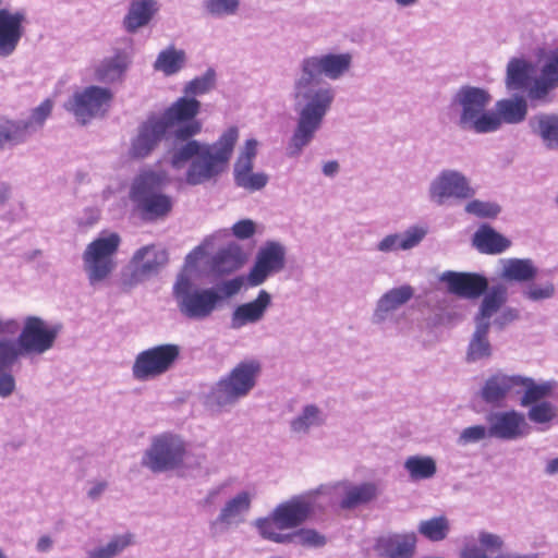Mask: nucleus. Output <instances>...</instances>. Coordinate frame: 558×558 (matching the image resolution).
<instances>
[{"instance_id":"obj_4","label":"nucleus","mask_w":558,"mask_h":558,"mask_svg":"<svg viewBox=\"0 0 558 558\" xmlns=\"http://www.w3.org/2000/svg\"><path fill=\"white\" fill-rule=\"evenodd\" d=\"M508 289L505 284L492 286L483 296L478 311L474 316L475 330L466 350V361L475 363L487 360L493 354V347L488 335L490 326L504 329L520 317L518 308L506 305Z\"/></svg>"},{"instance_id":"obj_44","label":"nucleus","mask_w":558,"mask_h":558,"mask_svg":"<svg viewBox=\"0 0 558 558\" xmlns=\"http://www.w3.org/2000/svg\"><path fill=\"white\" fill-rule=\"evenodd\" d=\"M558 83L541 73L533 84L527 88V97L532 102L546 105L553 101V92Z\"/></svg>"},{"instance_id":"obj_64","label":"nucleus","mask_w":558,"mask_h":558,"mask_svg":"<svg viewBox=\"0 0 558 558\" xmlns=\"http://www.w3.org/2000/svg\"><path fill=\"white\" fill-rule=\"evenodd\" d=\"M398 7L400 8H410L415 5L418 0H395Z\"/></svg>"},{"instance_id":"obj_2","label":"nucleus","mask_w":558,"mask_h":558,"mask_svg":"<svg viewBox=\"0 0 558 558\" xmlns=\"http://www.w3.org/2000/svg\"><path fill=\"white\" fill-rule=\"evenodd\" d=\"M352 62L350 52H324L302 60L293 86L298 118L287 148L290 157L299 156L314 141L335 101V88L322 77L339 81L350 72Z\"/></svg>"},{"instance_id":"obj_1","label":"nucleus","mask_w":558,"mask_h":558,"mask_svg":"<svg viewBox=\"0 0 558 558\" xmlns=\"http://www.w3.org/2000/svg\"><path fill=\"white\" fill-rule=\"evenodd\" d=\"M199 109L201 102L195 98L180 97L158 116L174 140L183 142L173 143L166 158L173 170H185L183 181L193 186L216 180L225 172L240 135L236 126H230L214 143L192 140L202 130V123L195 119Z\"/></svg>"},{"instance_id":"obj_22","label":"nucleus","mask_w":558,"mask_h":558,"mask_svg":"<svg viewBox=\"0 0 558 558\" xmlns=\"http://www.w3.org/2000/svg\"><path fill=\"white\" fill-rule=\"evenodd\" d=\"M253 500V494L247 490L238 493L230 498L220 509L219 514L209 523V530L213 535H219L232 526L244 522L245 515L250 511Z\"/></svg>"},{"instance_id":"obj_51","label":"nucleus","mask_w":558,"mask_h":558,"mask_svg":"<svg viewBox=\"0 0 558 558\" xmlns=\"http://www.w3.org/2000/svg\"><path fill=\"white\" fill-rule=\"evenodd\" d=\"M215 77L216 74L214 70L209 69L202 76L195 77L189 82L184 87L186 97L192 96L191 98H194L195 96H201L208 93L215 85Z\"/></svg>"},{"instance_id":"obj_57","label":"nucleus","mask_w":558,"mask_h":558,"mask_svg":"<svg viewBox=\"0 0 558 558\" xmlns=\"http://www.w3.org/2000/svg\"><path fill=\"white\" fill-rule=\"evenodd\" d=\"M0 374V396L7 398L12 395L15 389L14 377L4 371Z\"/></svg>"},{"instance_id":"obj_26","label":"nucleus","mask_w":558,"mask_h":558,"mask_svg":"<svg viewBox=\"0 0 558 558\" xmlns=\"http://www.w3.org/2000/svg\"><path fill=\"white\" fill-rule=\"evenodd\" d=\"M527 114V101L522 96L497 100L490 112L488 134L498 132L504 124H519Z\"/></svg>"},{"instance_id":"obj_35","label":"nucleus","mask_w":558,"mask_h":558,"mask_svg":"<svg viewBox=\"0 0 558 558\" xmlns=\"http://www.w3.org/2000/svg\"><path fill=\"white\" fill-rule=\"evenodd\" d=\"M474 246L485 254H500L508 250L511 242L489 226H481L473 236Z\"/></svg>"},{"instance_id":"obj_25","label":"nucleus","mask_w":558,"mask_h":558,"mask_svg":"<svg viewBox=\"0 0 558 558\" xmlns=\"http://www.w3.org/2000/svg\"><path fill=\"white\" fill-rule=\"evenodd\" d=\"M439 280L446 283L450 293L457 294L465 299H476L482 294H486L488 280L481 274L476 272H457L445 271L440 275Z\"/></svg>"},{"instance_id":"obj_16","label":"nucleus","mask_w":558,"mask_h":558,"mask_svg":"<svg viewBox=\"0 0 558 558\" xmlns=\"http://www.w3.org/2000/svg\"><path fill=\"white\" fill-rule=\"evenodd\" d=\"M112 97L109 88L92 85L75 92L64 108L85 124L94 118L104 116L110 107Z\"/></svg>"},{"instance_id":"obj_21","label":"nucleus","mask_w":558,"mask_h":558,"mask_svg":"<svg viewBox=\"0 0 558 558\" xmlns=\"http://www.w3.org/2000/svg\"><path fill=\"white\" fill-rule=\"evenodd\" d=\"M284 262L286 247L279 242H266L259 248L256 262L248 274L247 280L250 284H262L270 275L282 270Z\"/></svg>"},{"instance_id":"obj_31","label":"nucleus","mask_w":558,"mask_h":558,"mask_svg":"<svg viewBox=\"0 0 558 558\" xmlns=\"http://www.w3.org/2000/svg\"><path fill=\"white\" fill-rule=\"evenodd\" d=\"M416 544L415 533L390 534L377 539L376 548L389 558H411Z\"/></svg>"},{"instance_id":"obj_18","label":"nucleus","mask_w":558,"mask_h":558,"mask_svg":"<svg viewBox=\"0 0 558 558\" xmlns=\"http://www.w3.org/2000/svg\"><path fill=\"white\" fill-rule=\"evenodd\" d=\"M494 439L513 441L525 438L532 427L525 415L517 410L495 411L486 416Z\"/></svg>"},{"instance_id":"obj_11","label":"nucleus","mask_w":558,"mask_h":558,"mask_svg":"<svg viewBox=\"0 0 558 558\" xmlns=\"http://www.w3.org/2000/svg\"><path fill=\"white\" fill-rule=\"evenodd\" d=\"M259 373L260 364L256 360L240 362L211 388L207 403L216 407L235 403L255 387Z\"/></svg>"},{"instance_id":"obj_38","label":"nucleus","mask_w":558,"mask_h":558,"mask_svg":"<svg viewBox=\"0 0 558 558\" xmlns=\"http://www.w3.org/2000/svg\"><path fill=\"white\" fill-rule=\"evenodd\" d=\"M244 262L241 247L231 243L220 250L213 258L211 268L215 272L223 275L239 269Z\"/></svg>"},{"instance_id":"obj_3","label":"nucleus","mask_w":558,"mask_h":558,"mask_svg":"<svg viewBox=\"0 0 558 558\" xmlns=\"http://www.w3.org/2000/svg\"><path fill=\"white\" fill-rule=\"evenodd\" d=\"M329 501L325 488L295 495L277 505L267 517L257 519L254 525L263 538L278 544H289L292 543L293 536L288 531L296 529L324 510Z\"/></svg>"},{"instance_id":"obj_27","label":"nucleus","mask_w":558,"mask_h":558,"mask_svg":"<svg viewBox=\"0 0 558 558\" xmlns=\"http://www.w3.org/2000/svg\"><path fill=\"white\" fill-rule=\"evenodd\" d=\"M428 232L425 225H413L402 232L388 233L376 244L375 251L381 254H397L418 246Z\"/></svg>"},{"instance_id":"obj_10","label":"nucleus","mask_w":558,"mask_h":558,"mask_svg":"<svg viewBox=\"0 0 558 558\" xmlns=\"http://www.w3.org/2000/svg\"><path fill=\"white\" fill-rule=\"evenodd\" d=\"M120 245L121 236L111 231H102L86 245L82 253V268L92 288L98 289L107 284L117 269Z\"/></svg>"},{"instance_id":"obj_23","label":"nucleus","mask_w":558,"mask_h":558,"mask_svg":"<svg viewBox=\"0 0 558 558\" xmlns=\"http://www.w3.org/2000/svg\"><path fill=\"white\" fill-rule=\"evenodd\" d=\"M24 10L0 9V58L12 56L25 33Z\"/></svg>"},{"instance_id":"obj_46","label":"nucleus","mask_w":558,"mask_h":558,"mask_svg":"<svg viewBox=\"0 0 558 558\" xmlns=\"http://www.w3.org/2000/svg\"><path fill=\"white\" fill-rule=\"evenodd\" d=\"M53 108L51 99H45L40 105L32 110V113L26 120H17L19 124L25 125V135L28 137L31 134L39 130L47 118L50 116Z\"/></svg>"},{"instance_id":"obj_9","label":"nucleus","mask_w":558,"mask_h":558,"mask_svg":"<svg viewBox=\"0 0 558 558\" xmlns=\"http://www.w3.org/2000/svg\"><path fill=\"white\" fill-rule=\"evenodd\" d=\"M204 456H194L187 450L185 440L173 433L154 436L143 452L141 465L153 473H162L203 464Z\"/></svg>"},{"instance_id":"obj_58","label":"nucleus","mask_w":558,"mask_h":558,"mask_svg":"<svg viewBox=\"0 0 558 558\" xmlns=\"http://www.w3.org/2000/svg\"><path fill=\"white\" fill-rule=\"evenodd\" d=\"M242 284V278L238 277L222 282L219 289L225 293V295L231 296L240 291Z\"/></svg>"},{"instance_id":"obj_8","label":"nucleus","mask_w":558,"mask_h":558,"mask_svg":"<svg viewBox=\"0 0 558 558\" xmlns=\"http://www.w3.org/2000/svg\"><path fill=\"white\" fill-rule=\"evenodd\" d=\"M169 182L163 170L146 169L134 178L129 195L134 210L144 220L161 219L171 213L174 201L160 191Z\"/></svg>"},{"instance_id":"obj_32","label":"nucleus","mask_w":558,"mask_h":558,"mask_svg":"<svg viewBox=\"0 0 558 558\" xmlns=\"http://www.w3.org/2000/svg\"><path fill=\"white\" fill-rule=\"evenodd\" d=\"M327 415L324 410L314 403L304 404L295 416L290 421L292 433L304 436L312 429L323 426Z\"/></svg>"},{"instance_id":"obj_40","label":"nucleus","mask_w":558,"mask_h":558,"mask_svg":"<svg viewBox=\"0 0 558 558\" xmlns=\"http://www.w3.org/2000/svg\"><path fill=\"white\" fill-rule=\"evenodd\" d=\"M403 466L412 482L430 480L437 472L436 461L430 456H410L405 459Z\"/></svg>"},{"instance_id":"obj_60","label":"nucleus","mask_w":558,"mask_h":558,"mask_svg":"<svg viewBox=\"0 0 558 558\" xmlns=\"http://www.w3.org/2000/svg\"><path fill=\"white\" fill-rule=\"evenodd\" d=\"M340 166L338 161L330 160L323 165L322 171L324 175L328 178H333L339 172Z\"/></svg>"},{"instance_id":"obj_45","label":"nucleus","mask_w":558,"mask_h":558,"mask_svg":"<svg viewBox=\"0 0 558 558\" xmlns=\"http://www.w3.org/2000/svg\"><path fill=\"white\" fill-rule=\"evenodd\" d=\"M25 125L17 121L0 118V149L7 144L17 145L26 141Z\"/></svg>"},{"instance_id":"obj_53","label":"nucleus","mask_w":558,"mask_h":558,"mask_svg":"<svg viewBox=\"0 0 558 558\" xmlns=\"http://www.w3.org/2000/svg\"><path fill=\"white\" fill-rule=\"evenodd\" d=\"M259 143L255 138H247L239 149L238 157L233 167L254 166V160L258 153Z\"/></svg>"},{"instance_id":"obj_29","label":"nucleus","mask_w":558,"mask_h":558,"mask_svg":"<svg viewBox=\"0 0 558 558\" xmlns=\"http://www.w3.org/2000/svg\"><path fill=\"white\" fill-rule=\"evenodd\" d=\"M131 63L129 54L117 50L112 56L102 58L96 65L94 75L101 83H114L123 78Z\"/></svg>"},{"instance_id":"obj_19","label":"nucleus","mask_w":558,"mask_h":558,"mask_svg":"<svg viewBox=\"0 0 558 558\" xmlns=\"http://www.w3.org/2000/svg\"><path fill=\"white\" fill-rule=\"evenodd\" d=\"M414 293L415 290L410 284H401L387 290L376 301L372 323L381 327L397 324L399 322L397 312L414 296Z\"/></svg>"},{"instance_id":"obj_12","label":"nucleus","mask_w":558,"mask_h":558,"mask_svg":"<svg viewBox=\"0 0 558 558\" xmlns=\"http://www.w3.org/2000/svg\"><path fill=\"white\" fill-rule=\"evenodd\" d=\"M500 277L506 281L525 283L521 289L524 300L541 303L550 300L556 294V287L551 280L535 282L539 268L531 258H502L499 260Z\"/></svg>"},{"instance_id":"obj_41","label":"nucleus","mask_w":558,"mask_h":558,"mask_svg":"<svg viewBox=\"0 0 558 558\" xmlns=\"http://www.w3.org/2000/svg\"><path fill=\"white\" fill-rule=\"evenodd\" d=\"M532 65L524 59H511L507 65L506 85L509 90L527 88Z\"/></svg>"},{"instance_id":"obj_42","label":"nucleus","mask_w":558,"mask_h":558,"mask_svg":"<svg viewBox=\"0 0 558 558\" xmlns=\"http://www.w3.org/2000/svg\"><path fill=\"white\" fill-rule=\"evenodd\" d=\"M253 167H233V180L236 186L248 192L260 191L266 186L268 175L265 172H254Z\"/></svg>"},{"instance_id":"obj_47","label":"nucleus","mask_w":558,"mask_h":558,"mask_svg":"<svg viewBox=\"0 0 558 558\" xmlns=\"http://www.w3.org/2000/svg\"><path fill=\"white\" fill-rule=\"evenodd\" d=\"M464 211L476 218L494 219L501 213V207L496 202L471 198L465 204Z\"/></svg>"},{"instance_id":"obj_20","label":"nucleus","mask_w":558,"mask_h":558,"mask_svg":"<svg viewBox=\"0 0 558 558\" xmlns=\"http://www.w3.org/2000/svg\"><path fill=\"white\" fill-rule=\"evenodd\" d=\"M521 375L496 372L488 376L481 390V399L490 405L500 407L519 396Z\"/></svg>"},{"instance_id":"obj_43","label":"nucleus","mask_w":558,"mask_h":558,"mask_svg":"<svg viewBox=\"0 0 558 558\" xmlns=\"http://www.w3.org/2000/svg\"><path fill=\"white\" fill-rule=\"evenodd\" d=\"M450 530V520L446 515L423 520L417 525L418 533L430 542L444 541L449 535Z\"/></svg>"},{"instance_id":"obj_59","label":"nucleus","mask_w":558,"mask_h":558,"mask_svg":"<svg viewBox=\"0 0 558 558\" xmlns=\"http://www.w3.org/2000/svg\"><path fill=\"white\" fill-rule=\"evenodd\" d=\"M52 546H53L52 538L48 535H43L38 538V541L36 543V550L38 553H48L51 550Z\"/></svg>"},{"instance_id":"obj_63","label":"nucleus","mask_w":558,"mask_h":558,"mask_svg":"<svg viewBox=\"0 0 558 558\" xmlns=\"http://www.w3.org/2000/svg\"><path fill=\"white\" fill-rule=\"evenodd\" d=\"M545 472L548 475H555L558 473V458L551 459L546 463Z\"/></svg>"},{"instance_id":"obj_33","label":"nucleus","mask_w":558,"mask_h":558,"mask_svg":"<svg viewBox=\"0 0 558 558\" xmlns=\"http://www.w3.org/2000/svg\"><path fill=\"white\" fill-rule=\"evenodd\" d=\"M341 488V507L352 509L372 501L377 496V486L374 483L351 484L343 483Z\"/></svg>"},{"instance_id":"obj_7","label":"nucleus","mask_w":558,"mask_h":558,"mask_svg":"<svg viewBox=\"0 0 558 558\" xmlns=\"http://www.w3.org/2000/svg\"><path fill=\"white\" fill-rule=\"evenodd\" d=\"M493 96L488 89L462 85L452 95L447 111L449 118L462 131L488 134Z\"/></svg>"},{"instance_id":"obj_24","label":"nucleus","mask_w":558,"mask_h":558,"mask_svg":"<svg viewBox=\"0 0 558 558\" xmlns=\"http://www.w3.org/2000/svg\"><path fill=\"white\" fill-rule=\"evenodd\" d=\"M172 136L167 130L165 122L158 116H150L137 130L136 136L132 140L130 154L135 158H144L151 154L158 144L166 137Z\"/></svg>"},{"instance_id":"obj_30","label":"nucleus","mask_w":558,"mask_h":558,"mask_svg":"<svg viewBox=\"0 0 558 558\" xmlns=\"http://www.w3.org/2000/svg\"><path fill=\"white\" fill-rule=\"evenodd\" d=\"M529 126L533 135L539 138L548 150H558V114L536 113L529 120Z\"/></svg>"},{"instance_id":"obj_37","label":"nucleus","mask_w":558,"mask_h":558,"mask_svg":"<svg viewBox=\"0 0 558 558\" xmlns=\"http://www.w3.org/2000/svg\"><path fill=\"white\" fill-rule=\"evenodd\" d=\"M134 544V535L130 532L116 534L105 544L86 551V558H116Z\"/></svg>"},{"instance_id":"obj_48","label":"nucleus","mask_w":558,"mask_h":558,"mask_svg":"<svg viewBox=\"0 0 558 558\" xmlns=\"http://www.w3.org/2000/svg\"><path fill=\"white\" fill-rule=\"evenodd\" d=\"M240 4V0H203L204 11L216 19L235 15Z\"/></svg>"},{"instance_id":"obj_56","label":"nucleus","mask_w":558,"mask_h":558,"mask_svg":"<svg viewBox=\"0 0 558 558\" xmlns=\"http://www.w3.org/2000/svg\"><path fill=\"white\" fill-rule=\"evenodd\" d=\"M232 233L240 240L248 239L255 233V223L250 219L240 220L233 225Z\"/></svg>"},{"instance_id":"obj_49","label":"nucleus","mask_w":558,"mask_h":558,"mask_svg":"<svg viewBox=\"0 0 558 558\" xmlns=\"http://www.w3.org/2000/svg\"><path fill=\"white\" fill-rule=\"evenodd\" d=\"M527 417L535 424L548 425L557 417V408L549 401H541L530 407Z\"/></svg>"},{"instance_id":"obj_5","label":"nucleus","mask_w":558,"mask_h":558,"mask_svg":"<svg viewBox=\"0 0 558 558\" xmlns=\"http://www.w3.org/2000/svg\"><path fill=\"white\" fill-rule=\"evenodd\" d=\"M214 238L206 239L185 257L184 270L178 275L172 288V295L179 312L189 319L202 320L211 315L221 296L215 288H197L189 271L194 269L202 258L208 254Z\"/></svg>"},{"instance_id":"obj_52","label":"nucleus","mask_w":558,"mask_h":558,"mask_svg":"<svg viewBox=\"0 0 558 558\" xmlns=\"http://www.w3.org/2000/svg\"><path fill=\"white\" fill-rule=\"evenodd\" d=\"M541 73L558 83V48L544 50L539 56Z\"/></svg>"},{"instance_id":"obj_13","label":"nucleus","mask_w":558,"mask_h":558,"mask_svg":"<svg viewBox=\"0 0 558 558\" xmlns=\"http://www.w3.org/2000/svg\"><path fill=\"white\" fill-rule=\"evenodd\" d=\"M476 195V189L471 179L456 169L440 170L429 182L427 196L432 204L445 206L451 201L471 199Z\"/></svg>"},{"instance_id":"obj_15","label":"nucleus","mask_w":558,"mask_h":558,"mask_svg":"<svg viewBox=\"0 0 558 558\" xmlns=\"http://www.w3.org/2000/svg\"><path fill=\"white\" fill-rule=\"evenodd\" d=\"M180 354L177 344H161L140 352L132 366V376L138 381L153 380L165 374Z\"/></svg>"},{"instance_id":"obj_6","label":"nucleus","mask_w":558,"mask_h":558,"mask_svg":"<svg viewBox=\"0 0 558 558\" xmlns=\"http://www.w3.org/2000/svg\"><path fill=\"white\" fill-rule=\"evenodd\" d=\"M61 329L58 323H50L39 316H26L15 339H0V364L12 368L21 357L45 354L54 347Z\"/></svg>"},{"instance_id":"obj_54","label":"nucleus","mask_w":558,"mask_h":558,"mask_svg":"<svg viewBox=\"0 0 558 558\" xmlns=\"http://www.w3.org/2000/svg\"><path fill=\"white\" fill-rule=\"evenodd\" d=\"M293 541L292 543L308 546V547H322L326 544V538L324 535L318 533L313 529H301L294 533H292Z\"/></svg>"},{"instance_id":"obj_61","label":"nucleus","mask_w":558,"mask_h":558,"mask_svg":"<svg viewBox=\"0 0 558 558\" xmlns=\"http://www.w3.org/2000/svg\"><path fill=\"white\" fill-rule=\"evenodd\" d=\"M107 488L106 482H96L88 489L87 495L92 499H97Z\"/></svg>"},{"instance_id":"obj_14","label":"nucleus","mask_w":558,"mask_h":558,"mask_svg":"<svg viewBox=\"0 0 558 558\" xmlns=\"http://www.w3.org/2000/svg\"><path fill=\"white\" fill-rule=\"evenodd\" d=\"M168 263L166 250L156 244H149L136 250L122 272L123 287L133 288L145 280L156 276Z\"/></svg>"},{"instance_id":"obj_17","label":"nucleus","mask_w":558,"mask_h":558,"mask_svg":"<svg viewBox=\"0 0 558 558\" xmlns=\"http://www.w3.org/2000/svg\"><path fill=\"white\" fill-rule=\"evenodd\" d=\"M504 547L501 535L482 529L463 538L459 558H536L534 554L501 551Z\"/></svg>"},{"instance_id":"obj_28","label":"nucleus","mask_w":558,"mask_h":558,"mask_svg":"<svg viewBox=\"0 0 558 558\" xmlns=\"http://www.w3.org/2000/svg\"><path fill=\"white\" fill-rule=\"evenodd\" d=\"M271 303V294L266 290H260L256 299L235 307L231 315V328L241 329L247 325L259 323L264 319Z\"/></svg>"},{"instance_id":"obj_36","label":"nucleus","mask_w":558,"mask_h":558,"mask_svg":"<svg viewBox=\"0 0 558 558\" xmlns=\"http://www.w3.org/2000/svg\"><path fill=\"white\" fill-rule=\"evenodd\" d=\"M522 383L520 384L519 395L523 393L521 398V405L529 407L549 397L555 388L554 381L536 383L531 377L521 375Z\"/></svg>"},{"instance_id":"obj_50","label":"nucleus","mask_w":558,"mask_h":558,"mask_svg":"<svg viewBox=\"0 0 558 558\" xmlns=\"http://www.w3.org/2000/svg\"><path fill=\"white\" fill-rule=\"evenodd\" d=\"M490 425H471L463 428L457 439L459 446H468L480 442L482 440L490 439Z\"/></svg>"},{"instance_id":"obj_34","label":"nucleus","mask_w":558,"mask_h":558,"mask_svg":"<svg viewBox=\"0 0 558 558\" xmlns=\"http://www.w3.org/2000/svg\"><path fill=\"white\" fill-rule=\"evenodd\" d=\"M157 9L156 0H132L129 12L123 21L125 29L134 33L147 25L157 12Z\"/></svg>"},{"instance_id":"obj_39","label":"nucleus","mask_w":558,"mask_h":558,"mask_svg":"<svg viewBox=\"0 0 558 558\" xmlns=\"http://www.w3.org/2000/svg\"><path fill=\"white\" fill-rule=\"evenodd\" d=\"M186 63V53L182 49L170 46L159 52L154 63V69L166 76L179 73Z\"/></svg>"},{"instance_id":"obj_55","label":"nucleus","mask_w":558,"mask_h":558,"mask_svg":"<svg viewBox=\"0 0 558 558\" xmlns=\"http://www.w3.org/2000/svg\"><path fill=\"white\" fill-rule=\"evenodd\" d=\"M20 328L19 320L13 317H5L0 313V335L13 336ZM11 369V366L0 364V371Z\"/></svg>"},{"instance_id":"obj_62","label":"nucleus","mask_w":558,"mask_h":558,"mask_svg":"<svg viewBox=\"0 0 558 558\" xmlns=\"http://www.w3.org/2000/svg\"><path fill=\"white\" fill-rule=\"evenodd\" d=\"M11 196V187L5 183H0V205L7 202Z\"/></svg>"}]
</instances>
